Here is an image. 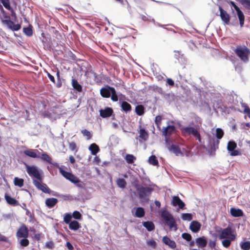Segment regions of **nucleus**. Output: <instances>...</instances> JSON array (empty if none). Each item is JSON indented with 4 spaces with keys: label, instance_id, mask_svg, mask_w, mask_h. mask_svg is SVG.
<instances>
[{
    "label": "nucleus",
    "instance_id": "1",
    "mask_svg": "<svg viewBox=\"0 0 250 250\" xmlns=\"http://www.w3.org/2000/svg\"><path fill=\"white\" fill-rule=\"evenodd\" d=\"M136 191L141 203H148L152 192L154 190L153 188L150 187L139 185H136Z\"/></svg>",
    "mask_w": 250,
    "mask_h": 250
},
{
    "label": "nucleus",
    "instance_id": "2",
    "mask_svg": "<svg viewBox=\"0 0 250 250\" xmlns=\"http://www.w3.org/2000/svg\"><path fill=\"white\" fill-rule=\"evenodd\" d=\"M0 12L2 14V16H0L1 21L8 29L15 32L19 31L21 28V25L19 23H14L4 9H2Z\"/></svg>",
    "mask_w": 250,
    "mask_h": 250
},
{
    "label": "nucleus",
    "instance_id": "3",
    "mask_svg": "<svg viewBox=\"0 0 250 250\" xmlns=\"http://www.w3.org/2000/svg\"><path fill=\"white\" fill-rule=\"evenodd\" d=\"M159 215L163 220L165 225L169 227L170 229L174 228L175 231L177 230V225L173 216L167 210L161 209L158 211Z\"/></svg>",
    "mask_w": 250,
    "mask_h": 250
},
{
    "label": "nucleus",
    "instance_id": "4",
    "mask_svg": "<svg viewBox=\"0 0 250 250\" xmlns=\"http://www.w3.org/2000/svg\"><path fill=\"white\" fill-rule=\"evenodd\" d=\"M24 165L28 174L33 179L39 181L43 180V171L35 165H29L24 163Z\"/></svg>",
    "mask_w": 250,
    "mask_h": 250
},
{
    "label": "nucleus",
    "instance_id": "5",
    "mask_svg": "<svg viewBox=\"0 0 250 250\" xmlns=\"http://www.w3.org/2000/svg\"><path fill=\"white\" fill-rule=\"evenodd\" d=\"M200 126H187L181 128L182 133L184 135H192L199 142H201L202 138L199 131Z\"/></svg>",
    "mask_w": 250,
    "mask_h": 250
},
{
    "label": "nucleus",
    "instance_id": "6",
    "mask_svg": "<svg viewBox=\"0 0 250 250\" xmlns=\"http://www.w3.org/2000/svg\"><path fill=\"white\" fill-rule=\"evenodd\" d=\"M235 53L244 62L249 61V55L250 54V49L246 46H238L235 50Z\"/></svg>",
    "mask_w": 250,
    "mask_h": 250
},
{
    "label": "nucleus",
    "instance_id": "7",
    "mask_svg": "<svg viewBox=\"0 0 250 250\" xmlns=\"http://www.w3.org/2000/svg\"><path fill=\"white\" fill-rule=\"evenodd\" d=\"M226 2L229 3L231 7H233L236 12V14L239 19L240 25L241 27L244 26L245 21V16L240 9V8L237 5L236 3L233 1L230 0H224Z\"/></svg>",
    "mask_w": 250,
    "mask_h": 250
},
{
    "label": "nucleus",
    "instance_id": "8",
    "mask_svg": "<svg viewBox=\"0 0 250 250\" xmlns=\"http://www.w3.org/2000/svg\"><path fill=\"white\" fill-rule=\"evenodd\" d=\"M174 121L169 120L167 122V126L163 127L162 134L164 136H171L177 131L176 126L173 125Z\"/></svg>",
    "mask_w": 250,
    "mask_h": 250
},
{
    "label": "nucleus",
    "instance_id": "9",
    "mask_svg": "<svg viewBox=\"0 0 250 250\" xmlns=\"http://www.w3.org/2000/svg\"><path fill=\"white\" fill-rule=\"evenodd\" d=\"M100 92L102 97L108 98L110 97L111 94L115 93V89L114 87L106 84L101 88Z\"/></svg>",
    "mask_w": 250,
    "mask_h": 250
},
{
    "label": "nucleus",
    "instance_id": "10",
    "mask_svg": "<svg viewBox=\"0 0 250 250\" xmlns=\"http://www.w3.org/2000/svg\"><path fill=\"white\" fill-rule=\"evenodd\" d=\"M217 232L220 234L219 236L220 239H222L226 237L228 238L229 235L230 236L231 235H235L233 233L232 228L229 225L225 229L219 228V229L217 230Z\"/></svg>",
    "mask_w": 250,
    "mask_h": 250
},
{
    "label": "nucleus",
    "instance_id": "11",
    "mask_svg": "<svg viewBox=\"0 0 250 250\" xmlns=\"http://www.w3.org/2000/svg\"><path fill=\"white\" fill-rule=\"evenodd\" d=\"M43 180L36 181V180H33V183L35 186L40 190L42 191L45 193L50 194L52 191L45 184L42 183Z\"/></svg>",
    "mask_w": 250,
    "mask_h": 250
},
{
    "label": "nucleus",
    "instance_id": "12",
    "mask_svg": "<svg viewBox=\"0 0 250 250\" xmlns=\"http://www.w3.org/2000/svg\"><path fill=\"white\" fill-rule=\"evenodd\" d=\"M236 143L234 141L230 140L229 141L227 145V150L230 156H235L240 154L239 151L236 149Z\"/></svg>",
    "mask_w": 250,
    "mask_h": 250
},
{
    "label": "nucleus",
    "instance_id": "13",
    "mask_svg": "<svg viewBox=\"0 0 250 250\" xmlns=\"http://www.w3.org/2000/svg\"><path fill=\"white\" fill-rule=\"evenodd\" d=\"M218 9L220 12L219 16L225 25H229L230 23V17L227 12L223 7L218 5Z\"/></svg>",
    "mask_w": 250,
    "mask_h": 250
},
{
    "label": "nucleus",
    "instance_id": "14",
    "mask_svg": "<svg viewBox=\"0 0 250 250\" xmlns=\"http://www.w3.org/2000/svg\"><path fill=\"white\" fill-rule=\"evenodd\" d=\"M219 144V141L212 139L210 140L209 143V145L208 146V154L210 156H212L215 154V152L217 149L218 148V145Z\"/></svg>",
    "mask_w": 250,
    "mask_h": 250
},
{
    "label": "nucleus",
    "instance_id": "15",
    "mask_svg": "<svg viewBox=\"0 0 250 250\" xmlns=\"http://www.w3.org/2000/svg\"><path fill=\"white\" fill-rule=\"evenodd\" d=\"M100 115L103 118H107L112 116V119L115 118V115H113V110L110 107H105L104 108H101L99 110Z\"/></svg>",
    "mask_w": 250,
    "mask_h": 250
},
{
    "label": "nucleus",
    "instance_id": "16",
    "mask_svg": "<svg viewBox=\"0 0 250 250\" xmlns=\"http://www.w3.org/2000/svg\"><path fill=\"white\" fill-rule=\"evenodd\" d=\"M171 205L173 207L178 206L177 209H184L185 208V203L178 196H173L171 202Z\"/></svg>",
    "mask_w": 250,
    "mask_h": 250
},
{
    "label": "nucleus",
    "instance_id": "17",
    "mask_svg": "<svg viewBox=\"0 0 250 250\" xmlns=\"http://www.w3.org/2000/svg\"><path fill=\"white\" fill-rule=\"evenodd\" d=\"M18 238L27 237L28 236V229L25 225L22 224L18 229L16 234Z\"/></svg>",
    "mask_w": 250,
    "mask_h": 250
},
{
    "label": "nucleus",
    "instance_id": "18",
    "mask_svg": "<svg viewBox=\"0 0 250 250\" xmlns=\"http://www.w3.org/2000/svg\"><path fill=\"white\" fill-rule=\"evenodd\" d=\"M132 215L137 218H142L145 215V211L143 207L134 208L131 210Z\"/></svg>",
    "mask_w": 250,
    "mask_h": 250
},
{
    "label": "nucleus",
    "instance_id": "19",
    "mask_svg": "<svg viewBox=\"0 0 250 250\" xmlns=\"http://www.w3.org/2000/svg\"><path fill=\"white\" fill-rule=\"evenodd\" d=\"M119 104L121 107V110L125 113L129 112L132 109L131 104L125 101L119 99Z\"/></svg>",
    "mask_w": 250,
    "mask_h": 250
},
{
    "label": "nucleus",
    "instance_id": "20",
    "mask_svg": "<svg viewBox=\"0 0 250 250\" xmlns=\"http://www.w3.org/2000/svg\"><path fill=\"white\" fill-rule=\"evenodd\" d=\"M201 224L197 220H193L189 225V229L193 233L198 232L201 228Z\"/></svg>",
    "mask_w": 250,
    "mask_h": 250
},
{
    "label": "nucleus",
    "instance_id": "21",
    "mask_svg": "<svg viewBox=\"0 0 250 250\" xmlns=\"http://www.w3.org/2000/svg\"><path fill=\"white\" fill-rule=\"evenodd\" d=\"M24 154L32 158H39L40 152L38 149H27L23 151Z\"/></svg>",
    "mask_w": 250,
    "mask_h": 250
},
{
    "label": "nucleus",
    "instance_id": "22",
    "mask_svg": "<svg viewBox=\"0 0 250 250\" xmlns=\"http://www.w3.org/2000/svg\"><path fill=\"white\" fill-rule=\"evenodd\" d=\"M230 213L233 217H240L244 216L243 211L241 209L236 207H231L230 208Z\"/></svg>",
    "mask_w": 250,
    "mask_h": 250
},
{
    "label": "nucleus",
    "instance_id": "23",
    "mask_svg": "<svg viewBox=\"0 0 250 250\" xmlns=\"http://www.w3.org/2000/svg\"><path fill=\"white\" fill-rule=\"evenodd\" d=\"M71 84L76 93H80L82 92L83 86L78 82L77 79L72 78L71 80Z\"/></svg>",
    "mask_w": 250,
    "mask_h": 250
},
{
    "label": "nucleus",
    "instance_id": "24",
    "mask_svg": "<svg viewBox=\"0 0 250 250\" xmlns=\"http://www.w3.org/2000/svg\"><path fill=\"white\" fill-rule=\"evenodd\" d=\"M139 127L140 129L138 130V131L139 133V137L140 138V142H141V140L144 141H146L148 138V131L145 128L142 127L141 125Z\"/></svg>",
    "mask_w": 250,
    "mask_h": 250
},
{
    "label": "nucleus",
    "instance_id": "25",
    "mask_svg": "<svg viewBox=\"0 0 250 250\" xmlns=\"http://www.w3.org/2000/svg\"><path fill=\"white\" fill-rule=\"evenodd\" d=\"M195 242L198 248H203L207 245L208 240L205 236H203L197 238L195 240Z\"/></svg>",
    "mask_w": 250,
    "mask_h": 250
},
{
    "label": "nucleus",
    "instance_id": "26",
    "mask_svg": "<svg viewBox=\"0 0 250 250\" xmlns=\"http://www.w3.org/2000/svg\"><path fill=\"white\" fill-rule=\"evenodd\" d=\"M163 242L171 249H174L176 247V244L174 240H171L168 236H165L162 239Z\"/></svg>",
    "mask_w": 250,
    "mask_h": 250
},
{
    "label": "nucleus",
    "instance_id": "27",
    "mask_svg": "<svg viewBox=\"0 0 250 250\" xmlns=\"http://www.w3.org/2000/svg\"><path fill=\"white\" fill-rule=\"evenodd\" d=\"M4 198L7 203L12 206L15 207L19 205L18 201L15 198L12 197L7 193H5Z\"/></svg>",
    "mask_w": 250,
    "mask_h": 250
},
{
    "label": "nucleus",
    "instance_id": "28",
    "mask_svg": "<svg viewBox=\"0 0 250 250\" xmlns=\"http://www.w3.org/2000/svg\"><path fill=\"white\" fill-rule=\"evenodd\" d=\"M236 239L235 235H231V236H229L228 238L224 239L222 242V245L226 248H229L231 243V241H234Z\"/></svg>",
    "mask_w": 250,
    "mask_h": 250
},
{
    "label": "nucleus",
    "instance_id": "29",
    "mask_svg": "<svg viewBox=\"0 0 250 250\" xmlns=\"http://www.w3.org/2000/svg\"><path fill=\"white\" fill-rule=\"evenodd\" d=\"M58 202V200L55 198H49L45 200V205L49 208L54 207Z\"/></svg>",
    "mask_w": 250,
    "mask_h": 250
},
{
    "label": "nucleus",
    "instance_id": "30",
    "mask_svg": "<svg viewBox=\"0 0 250 250\" xmlns=\"http://www.w3.org/2000/svg\"><path fill=\"white\" fill-rule=\"evenodd\" d=\"M143 226L147 229L148 231H153L155 229V225L153 222L151 221H146L142 222Z\"/></svg>",
    "mask_w": 250,
    "mask_h": 250
},
{
    "label": "nucleus",
    "instance_id": "31",
    "mask_svg": "<svg viewBox=\"0 0 250 250\" xmlns=\"http://www.w3.org/2000/svg\"><path fill=\"white\" fill-rule=\"evenodd\" d=\"M167 148L170 151L173 152L177 156L182 153L180 148L177 145L172 144L170 146H167Z\"/></svg>",
    "mask_w": 250,
    "mask_h": 250
},
{
    "label": "nucleus",
    "instance_id": "32",
    "mask_svg": "<svg viewBox=\"0 0 250 250\" xmlns=\"http://www.w3.org/2000/svg\"><path fill=\"white\" fill-rule=\"evenodd\" d=\"M146 111V108L142 104H137L135 106V112L138 116H143Z\"/></svg>",
    "mask_w": 250,
    "mask_h": 250
},
{
    "label": "nucleus",
    "instance_id": "33",
    "mask_svg": "<svg viewBox=\"0 0 250 250\" xmlns=\"http://www.w3.org/2000/svg\"><path fill=\"white\" fill-rule=\"evenodd\" d=\"M88 149L90 151L91 154L93 155H96L100 151L99 147L96 143L91 144L89 146Z\"/></svg>",
    "mask_w": 250,
    "mask_h": 250
},
{
    "label": "nucleus",
    "instance_id": "34",
    "mask_svg": "<svg viewBox=\"0 0 250 250\" xmlns=\"http://www.w3.org/2000/svg\"><path fill=\"white\" fill-rule=\"evenodd\" d=\"M72 183L74 184L76 186H77L78 188H83V183L81 181V180L75 176L74 175L72 177L71 180L69 181Z\"/></svg>",
    "mask_w": 250,
    "mask_h": 250
},
{
    "label": "nucleus",
    "instance_id": "35",
    "mask_svg": "<svg viewBox=\"0 0 250 250\" xmlns=\"http://www.w3.org/2000/svg\"><path fill=\"white\" fill-rule=\"evenodd\" d=\"M59 172L63 177L69 181L71 180L74 175L71 172L65 171L62 168H59Z\"/></svg>",
    "mask_w": 250,
    "mask_h": 250
},
{
    "label": "nucleus",
    "instance_id": "36",
    "mask_svg": "<svg viewBox=\"0 0 250 250\" xmlns=\"http://www.w3.org/2000/svg\"><path fill=\"white\" fill-rule=\"evenodd\" d=\"M41 159L43 162L48 163H51V158L47 154L46 152H43L41 153L40 152L39 158Z\"/></svg>",
    "mask_w": 250,
    "mask_h": 250
},
{
    "label": "nucleus",
    "instance_id": "37",
    "mask_svg": "<svg viewBox=\"0 0 250 250\" xmlns=\"http://www.w3.org/2000/svg\"><path fill=\"white\" fill-rule=\"evenodd\" d=\"M68 225L69 228L74 231L77 230L81 227L80 224L76 220H73Z\"/></svg>",
    "mask_w": 250,
    "mask_h": 250
},
{
    "label": "nucleus",
    "instance_id": "38",
    "mask_svg": "<svg viewBox=\"0 0 250 250\" xmlns=\"http://www.w3.org/2000/svg\"><path fill=\"white\" fill-rule=\"evenodd\" d=\"M148 162L149 164L153 166H159V162L156 157L154 155H151L149 157L148 159Z\"/></svg>",
    "mask_w": 250,
    "mask_h": 250
},
{
    "label": "nucleus",
    "instance_id": "39",
    "mask_svg": "<svg viewBox=\"0 0 250 250\" xmlns=\"http://www.w3.org/2000/svg\"><path fill=\"white\" fill-rule=\"evenodd\" d=\"M240 247L242 250H250V241L244 240L240 243Z\"/></svg>",
    "mask_w": 250,
    "mask_h": 250
},
{
    "label": "nucleus",
    "instance_id": "40",
    "mask_svg": "<svg viewBox=\"0 0 250 250\" xmlns=\"http://www.w3.org/2000/svg\"><path fill=\"white\" fill-rule=\"evenodd\" d=\"M116 184L119 188L124 189L126 187L127 183L124 178H119L116 180Z\"/></svg>",
    "mask_w": 250,
    "mask_h": 250
},
{
    "label": "nucleus",
    "instance_id": "41",
    "mask_svg": "<svg viewBox=\"0 0 250 250\" xmlns=\"http://www.w3.org/2000/svg\"><path fill=\"white\" fill-rule=\"evenodd\" d=\"M125 159L128 164H132L136 159V158L133 154H126L125 157Z\"/></svg>",
    "mask_w": 250,
    "mask_h": 250
},
{
    "label": "nucleus",
    "instance_id": "42",
    "mask_svg": "<svg viewBox=\"0 0 250 250\" xmlns=\"http://www.w3.org/2000/svg\"><path fill=\"white\" fill-rule=\"evenodd\" d=\"M14 184L16 186L21 188L24 185V180L19 177H15L14 179Z\"/></svg>",
    "mask_w": 250,
    "mask_h": 250
},
{
    "label": "nucleus",
    "instance_id": "43",
    "mask_svg": "<svg viewBox=\"0 0 250 250\" xmlns=\"http://www.w3.org/2000/svg\"><path fill=\"white\" fill-rule=\"evenodd\" d=\"M181 217L183 220L190 221L193 218V215L190 213H183Z\"/></svg>",
    "mask_w": 250,
    "mask_h": 250
},
{
    "label": "nucleus",
    "instance_id": "44",
    "mask_svg": "<svg viewBox=\"0 0 250 250\" xmlns=\"http://www.w3.org/2000/svg\"><path fill=\"white\" fill-rule=\"evenodd\" d=\"M241 106L243 108V112L245 114H246L248 117L250 118V108L249 105L244 103H241Z\"/></svg>",
    "mask_w": 250,
    "mask_h": 250
},
{
    "label": "nucleus",
    "instance_id": "45",
    "mask_svg": "<svg viewBox=\"0 0 250 250\" xmlns=\"http://www.w3.org/2000/svg\"><path fill=\"white\" fill-rule=\"evenodd\" d=\"M23 32L25 35L28 37H30L33 35L32 27L30 26L23 27Z\"/></svg>",
    "mask_w": 250,
    "mask_h": 250
},
{
    "label": "nucleus",
    "instance_id": "46",
    "mask_svg": "<svg viewBox=\"0 0 250 250\" xmlns=\"http://www.w3.org/2000/svg\"><path fill=\"white\" fill-rule=\"evenodd\" d=\"M224 134V130L222 128H217L215 131V137L217 138L216 140H219L221 139L223 137Z\"/></svg>",
    "mask_w": 250,
    "mask_h": 250
},
{
    "label": "nucleus",
    "instance_id": "47",
    "mask_svg": "<svg viewBox=\"0 0 250 250\" xmlns=\"http://www.w3.org/2000/svg\"><path fill=\"white\" fill-rule=\"evenodd\" d=\"M72 218V216L71 215V213L70 212L66 213H65L64 217H63V221L66 224H69L72 221L71 220Z\"/></svg>",
    "mask_w": 250,
    "mask_h": 250
},
{
    "label": "nucleus",
    "instance_id": "48",
    "mask_svg": "<svg viewBox=\"0 0 250 250\" xmlns=\"http://www.w3.org/2000/svg\"><path fill=\"white\" fill-rule=\"evenodd\" d=\"M119 95L123 97H125V96L123 94H122V93H119V94H118L117 93V91L116 90H115V93H113V94H111V96L110 97H111V100L113 101V102H117V101H119V98H118V96Z\"/></svg>",
    "mask_w": 250,
    "mask_h": 250
},
{
    "label": "nucleus",
    "instance_id": "49",
    "mask_svg": "<svg viewBox=\"0 0 250 250\" xmlns=\"http://www.w3.org/2000/svg\"><path fill=\"white\" fill-rule=\"evenodd\" d=\"M195 122L197 124H195V123L193 121L190 122L189 123V125L188 126H196L197 125H199L201 124L202 120L199 117H195Z\"/></svg>",
    "mask_w": 250,
    "mask_h": 250
},
{
    "label": "nucleus",
    "instance_id": "50",
    "mask_svg": "<svg viewBox=\"0 0 250 250\" xmlns=\"http://www.w3.org/2000/svg\"><path fill=\"white\" fill-rule=\"evenodd\" d=\"M239 2L246 8L250 9V0H236Z\"/></svg>",
    "mask_w": 250,
    "mask_h": 250
},
{
    "label": "nucleus",
    "instance_id": "51",
    "mask_svg": "<svg viewBox=\"0 0 250 250\" xmlns=\"http://www.w3.org/2000/svg\"><path fill=\"white\" fill-rule=\"evenodd\" d=\"M2 5L8 10L11 9L12 7L10 5V0H0Z\"/></svg>",
    "mask_w": 250,
    "mask_h": 250
},
{
    "label": "nucleus",
    "instance_id": "52",
    "mask_svg": "<svg viewBox=\"0 0 250 250\" xmlns=\"http://www.w3.org/2000/svg\"><path fill=\"white\" fill-rule=\"evenodd\" d=\"M162 119V117L161 115H157L155 117V124H156L157 127L160 130V125L161 124V121Z\"/></svg>",
    "mask_w": 250,
    "mask_h": 250
},
{
    "label": "nucleus",
    "instance_id": "53",
    "mask_svg": "<svg viewBox=\"0 0 250 250\" xmlns=\"http://www.w3.org/2000/svg\"><path fill=\"white\" fill-rule=\"evenodd\" d=\"M72 218L76 220H81L82 218L81 213L77 210H75L72 214H71Z\"/></svg>",
    "mask_w": 250,
    "mask_h": 250
},
{
    "label": "nucleus",
    "instance_id": "54",
    "mask_svg": "<svg viewBox=\"0 0 250 250\" xmlns=\"http://www.w3.org/2000/svg\"><path fill=\"white\" fill-rule=\"evenodd\" d=\"M146 244L148 246L151 247L153 249H155L157 246L156 242L152 239L147 240Z\"/></svg>",
    "mask_w": 250,
    "mask_h": 250
},
{
    "label": "nucleus",
    "instance_id": "55",
    "mask_svg": "<svg viewBox=\"0 0 250 250\" xmlns=\"http://www.w3.org/2000/svg\"><path fill=\"white\" fill-rule=\"evenodd\" d=\"M22 238L20 240V245L22 247H27L29 244V241L27 239V237H22Z\"/></svg>",
    "mask_w": 250,
    "mask_h": 250
},
{
    "label": "nucleus",
    "instance_id": "56",
    "mask_svg": "<svg viewBox=\"0 0 250 250\" xmlns=\"http://www.w3.org/2000/svg\"><path fill=\"white\" fill-rule=\"evenodd\" d=\"M183 239L186 240L187 241H190L192 239L191 235L187 232H184L181 235Z\"/></svg>",
    "mask_w": 250,
    "mask_h": 250
},
{
    "label": "nucleus",
    "instance_id": "57",
    "mask_svg": "<svg viewBox=\"0 0 250 250\" xmlns=\"http://www.w3.org/2000/svg\"><path fill=\"white\" fill-rule=\"evenodd\" d=\"M163 96L164 98L169 103H170V102L171 100V99L172 98V94L170 93H164Z\"/></svg>",
    "mask_w": 250,
    "mask_h": 250
},
{
    "label": "nucleus",
    "instance_id": "58",
    "mask_svg": "<svg viewBox=\"0 0 250 250\" xmlns=\"http://www.w3.org/2000/svg\"><path fill=\"white\" fill-rule=\"evenodd\" d=\"M82 133L83 136H86L87 137V139H89L91 137V134L89 131L87 130L86 129H84L82 130Z\"/></svg>",
    "mask_w": 250,
    "mask_h": 250
},
{
    "label": "nucleus",
    "instance_id": "59",
    "mask_svg": "<svg viewBox=\"0 0 250 250\" xmlns=\"http://www.w3.org/2000/svg\"><path fill=\"white\" fill-rule=\"evenodd\" d=\"M165 137V141L166 145L167 146H170L172 144V140L171 138V136H164Z\"/></svg>",
    "mask_w": 250,
    "mask_h": 250
},
{
    "label": "nucleus",
    "instance_id": "60",
    "mask_svg": "<svg viewBox=\"0 0 250 250\" xmlns=\"http://www.w3.org/2000/svg\"><path fill=\"white\" fill-rule=\"evenodd\" d=\"M93 76L94 77V81L96 83H99L101 82V78L96 73L94 74Z\"/></svg>",
    "mask_w": 250,
    "mask_h": 250
},
{
    "label": "nucleus",
    "instance_id": "61",
    "mask_svg": "<svg viewBox=\"0 0 250 250\" xmlns=\"http://www.w3.org/2000/svg\"><path fill=\"white\" fill-rule=\"evenodd\" d=\"M76 147H77V146H76V144L75 143H74V142L69 143V149L71 151H74L76 148Z\"/></svg>",
    "mask_w": 250,
    "mask_h": 250
},
{
    "label": "nucleus",
    "instance_id": "62",
    "mask_svg": "<svg viewBox=\"0 0 250 250\" xmlns=\"http://www.w3.org/2000/svg\"><path fill=\"white\" fill-rule=\"evenodd\" d=\"M46 74L48 78L50 80V81H51L53 83H55V79L54 77L48 72H46Z\"/></svg>",
    "mask_w": 250,
    "mask_h": 250
},
{
    "label": "nucleus",
    "instance_id": "63",
    "mask_svg": "<svg viewBox=\"0 0 250 250\" xmlns=\"http://www.w3.org/2000/svg\"><path fill=\"white\" fill-rule=\"evenodd\" d=\"M167 83L170 86H174L175 84L174 81L171 78H167Z\"/></svg>",
    "mask_w": 250,
    "mask_h": 250
},
{
    "label": "nucleus",
    "instance_id": "64",
    "mask_svg": "<svg viewBox=\"0 0 250 250\" xmlns=\"http://www.w3.org/2000/svg\"><path fill=\"white\" fill-rule=\"evenodd\" d=\"M65 246L68 250H74V247L69 241L66 242Z\"/></svg>",
    "mask_w": 250,
    "mask_h": 250
}]
</instances>
